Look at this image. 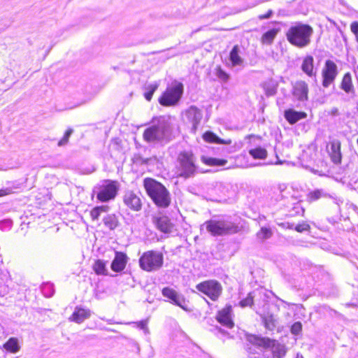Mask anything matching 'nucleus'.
<instances>
[{
  "label": "nucleus",
  "mask_w": 358,
  "mask_h": 358,
  "mask_svg": "<svg viewBox=\"0 0 358 358\" xmlns=\"http://www.w3.org/2000/svg\"><path fill=\"white\" fill-rule=\"evenodd\" d=\"M279 31L278 29H272L264 33L261 38L264 44H271Z\"/></svg>",
  "instance_id": "nucleus-29"
},
{
  "label": "nucleus",
  "mask_w": 358,
  "mask_h": 358,
  "mask_svg": "<svg viewBox=\"0 0 358 358\" xmlns=\"http://www.w3.org/2000/svg\"><path fill=\"white\" fill-rule=\"evenodd\" d=\"M152 222L157 229L165 234L171 233L173 227L169 218L166 215L154 216Z\"/></svg>",
  "instance_id": "nucleus-15"
},
{
  "label": "nucleus",
  "mask_w": 358,
  "mask_h": 358,
  "mask_svg": "<svg viewBox=\"0 0 358 358\" xmlns=\"http://www.w3.org/2000/svg\"><path fill=\"white\" fill-rule=\"evenodd\" d=\"M330 195L327 193L324 190L321 189H314L310 191L306 195V200L309 203L316 201L322 198H328Z\"/></svg>",
  "instance_id": "nucleus-24"
},
{
  "label": "nucleus",
  "mask_w": 358,
  "mask_h": 358,
  "mask_svg": "<svg viewBox=\"0 0 358 358\" xmlns=\"http://www.w3.org/2000/svg\"><path fill=\"white\" fill-rule=\"evenodd\" d=\"M162 293L164 297L169 299L171 303L180 307L186 311L189 310L187 301L182 294L168 287L163 288Z\"/></svg>",
  "instance_id": "nucleus-10"
},
{
  "label": "nucleus",
  "mask_w": 358,
  "mask_h": 358,
  "mask_svg": "<svg viewBox=\"0 0 358 358\" xmlns=\"http://www.w3.org/2000/svg\"><path fill=\"white\" fill-rule=\"evenodd\" d=\"M183 93V85L178 81L173 82L159 98V102L164 106H175L180 99Z\"/></svg>",
  "instance_id": "nucleus-7"
},
{
  "label": "nucleus",
  "mask_w": 358,
  "mask_h": 358,
  "mask_svg": "<svg viewBox=\"0 0 358 358\" xmlns=\"http://www.w3.org/2000/svg\"><path fill=\"white\" fill-rule=\"evenodd\" d=\"M252 293H249L247 297L240 301L241 307L251 306L253 304Z\"/></svg>",
  "instance_id": "nucleus-37"
},
{
  "label": "nucleus",
  "mask_w": 358,
  "mask_h": 358,
  "mask_svg": "<svg viewBox=\"0 0 358 358\" xmlns=\"http://www.w3.org/2000/svg\"><path fill=\"white\" fill-rule=\"evenodd\" d=\"M124 203L134 211H139L142 207L140 196L132 191H127L123 196Z\"/></svg>",
  "instance_id": "nucleus-13"
},
{
  "label": "nucleus",
  "mask_w": 358,
  "mask_h": 358,
  "mask_svg": "<svg viewBox=\"0 0 358 358\" xmlns=\"http://www.w3.org/2000/svg\"><path fill=\"white\" fill-rule=\"evenodd\" d=\"M128 257L126 254L122 252H115V256L111 263V269L115 272L123 271L127 263Z\"/></svg>",
  "instance_id": "nucleus-19"
},
{
  "label": "nucleus",
  "mask_w": 358,
  "mask_h": 358,
  "mask_svg": "<svg viewBox=\"0 0 358 358\" xmlns=\"http://www.w3.org/2000/svg\"><path fill=\"white\" fill-rule=\"evenodd\" d=\"M330 150L329 151L331 159L335 164L341 163L342 154L341 151V143L338 139H334L330 143Z\"/></svg>",
  "instance_id": "nucleus-16"
},
{
  "label": "nucleus",
  "mask_w": 358,
  "mask_h": 358,
  "mask_svg": "<svg viewBox=\"0 0 358 358\" xmlns=\"http://www.w3.org/2000/svg\"><path fill=\"white\" fill-rule=\"evenodd\" d=\"M341 88L346 93L354 94L355 89L352 82V77L350 73H346L342 80Z\"/></svg>",
  "instance_id": "nucleus-26"
},
{
  "label": "nucleus",
  "mask_w": 358,
  "mask_h": 358,
  "mask_svg": "<svg viewBox=\"0 0 358 358\" xmlns=\"http://www.w3.org/2000/svg\"><path fill=\"white\" fill-rule=\"evenodd\" d=\"M241 50L238 45L233 47L229 54V60L232 64L233 66H242L244 60L241 56Z\"/></svg>",
  "instance_id": "nucleus-22"
},
{
  "label": "nucleus",
  "mask_w": 358,
  "mask_h": 358,
  "mask_svg": "<svg viewBox=\"0 0 358 358\" xmlns=\"http://www.w3.org/2000/svg\"><path fill=\"white\" fill-rule=\"evenodd\" d=\"M246 341L250 344L264 349L271 348L273 346L274 340L269 338L262 337L255 334H247Z\"/></svg>",
  "instance_id": "nucleus-14"
},
{
  "label": "nucleus",
  "mask_w": 358,
  "mask_h": 358,
  "mask_svg": "<svg viewBox=\"0 0 358 358\" xmlns=\"http://www.w3.org/2000/svg\"><path fill=\"white\" fill-rule=\"evenodd\" d=\"M308 87L306 82L297 81L293 87V95L299 101L308 99Z\"/></svg>",
  "instance_id": "nucleus-18"
},
{
  "label": "nucleus",
  "mask_w": 358,
  "mask_h": 358,
  "mask_svg": "<svg viewBox=\"0 0 358 358\" xmlns=\"http://www.w3.org/2000/svg\"><path fill=\"white\" fill-rule=\"evenodd\" d=\"M177 160L179 164L180 176L188 178L195 175L197 170L196 157L191 150L180 152L178 154Z\"/></svg>",
  "instance_id": "nucleus-5"
},
{
  "label": "nucleus",
  "mask_w": 358,
  "mask_h": 358,
  "mask_svg": "<svg viewBox=\"0 0 358 358\" xmlns=\"http://www.w3.org/2000/svg\"><path fill=\"white\" fill-rule=\"evenodd\" d=\"M306 117V114L303 112H297L289 109L285 111V117L292 124H295L299 120Z\"/></svg>",
  "instance_id": "nucleus-23"
},
{
  "label": "nucleus",
  "mask_w": 358,
  "mask_h": 358,
  "mask_svg": "<svg viewBox=\"0 0 358 358\" xmlns=\"http://www.w3.org/2000/svg\"><path fill=\"white\" fill-rule=\"evenodd\" d=\"M3 348L12 353H16L20 350V345L16 338H10L8 341L4 343Z\"/></svg>",
  "instance_id": "nucleus-27"
},
{
  "label": "nucleus",
  "mask_w": 358,
  "mask_h": 358,
  "mask_svg": "<svg viewBox=\"0 0 358 358\" xmlns=\"http://www.w3.org/2000/svg\"><path fill=\"white\" fill-rule=\"evenodd\" d=\"M185 117L187 122L192 124V131L195 133L203 117L201 110L195 106H191L185 111Z\"/></svg>",
  "instance_id": "nucleus-12"
},
{
  "label": "nucleus",
  "mask_w": 358,
  "mask_h": 358,
  "mask_svg": "<svg viewBox=\"0 0 358 358\" xmlns=\"http://www.w3.org/2000/svg\"><path fill=\"white\" fill-rule=\"evenodd\" d=\"M93 270L97 275H106L108 274L106 263L101 259H97L95 261L94 264H93Z\"/></svg>",
  "instance_id": "nucleus-30"
},
{
  "label": "nucleus",
  "mask_w": 358,
  "mask_h": 358,
  "mask_svg": "<svg viewBox=\"0 0 358 358\" xmlns=\"http://www.w3.org/2000/svg\"><path fill=\"white\" fill-rule=\"evenodd\" d=\"M282 162L280 160H278V162H275V164H282Z\"/></svg>",
  "instance_id": "nucleus-48"
},
{
  "label": "nucleus",
  "mask_w": 358,
  "mask_h": 358,
  "mask_svg": "<svg viewBox=\"0 0 358 358\" xmlns=\"http://www.w3.org/2000/svg\"><path fill=\"white\" fill-rule=\"evenodd\" d=\"M273 348V358H282L285 354L286 350L284 345L277 344L275 345V341H274Z\"/></svg>",
  "instance_id": "nucleus-34"
},
{
  "label": "nucleus",
  "mask_w": 358,
  "mask_h": 358,
  "mask_svg": "<svg viewBox=\"0 0 358 358\" xmlns=\"http://www.w3.org/2000/svg\"><path fill=\"white\" fill-rule=\"evenodd\" d=\"M249 154L254 159H264L267 157L266 150L261 147L250 150Z\"/></svg>",
  "instance_id": "nucleus-32"
},
{
  "label": "nucleus",
  "mask_w": 358,
  "mask_h": 358,
  "mask_svg": "<svg viewBox=\"0 0 358 358\" xmlns=\"http://www.w3.org/2000/svg\"><path fill=\"white\" fill-rule=\"evenodd\" d=\"M301 70L309 77L315 76L316 71L314 69V59L311 55H306L301 64Z\"/></svg>",
  "instance_id": "nucleus-21"
},
{
  "label": "nucleus",
  "mask_w": 358,
  "mask_h": 358,
  "mask_svg": "<svg viewBox=\"0 0 358 358\" xmlns=\"http://www.w3.org/2000/svg\"><path fill=\"white\" fill-rule=\"evenodd\" d=\"M322 74L323 77L322 85L324 87H328L334 82L338 74L336 64L331 60H327Z\"/></svg>",
  "instance_id": "nucleus-11"
},
{
  "label": "nucleus",
  "mask_w": 358,
  "mask_h": 358,
  "mask_svg": "<svg viewBox=\"0 0 358 358\" xmlns=\"http://www.w3.org/2000/svg\"><path fill=\"white\" fill-rule=\"evenodd\" d=\"M232 309L231 306H227L220 310L217 315V320L227 328H232L234 325L231 318Z\"/></svg>",
  "instance_id": "nucleus-17"
},
{
  "label": "nucleus",
  "mask_w": 358,
  "mask_h": 358,
  "mask_svg": "<svg viewBox=\"0 0 358 358\" xmlns=\"http://www.w3.org/2000/svg\"><path fill=\"white\" fill-rule=\"evenodd\" d=\"M302 330V324L300 322L294 323L291 327V332L294 335H298Z\"/></svg>",
  "instance_id": "nucleus-40"
},
{
  "label": "nucleus",
  "mask_w": 358,
  "mask_h": 358,
  "mask_svg": "<svg viewBox=\"0 0 358 358\" xmlns=\"http://www.w3.org/2000/svg\"><path fill=\"white\" fill-rule=\"evenodd\" d=\"M72 133H73L72 129H69L68 130H66L63 138L59 141L58 145L62 146V145H66L68 143L69 138L71 136V135L72 134Z\"/></svg>",
  "instance_id": "nucleus-38"
},
{
  "label": "nucleus",
  "mask_w": 358,
  "mask_h": 358,
  "mask_svg": "<svg viewBox=\"0 0 358 358\" xmlns=\"http://www.w3.org/2000/svg\"><path fill=\"white\" fill-rule=\"evenodd\" d=\"M309 229L310 225L306 222L300 223L295 227V230L298 232H303Z\"/></svg>",
  "instance_id": "nucleus-41"
},
{
  "label": "nucleus",
  "mask_w": 358,
  "mask_h": 358,
  "mask_svg": "<svg viewBox=\"0 0 358 358\" xmlns=\"http://www.w3.org/2000/svg\"><path fill=\"white\" fill-rule=\"evenodd\" d=\"M172 127V119L169 116H161L154 120L152 124L143 132V139L148 143L167 142Z\"/></svg>",
  "instance_id": "nucleus-1"
},
{
  "label": "nucleus",
  "mask_w": 358,
  "mask_h": 358,
  "mask_svg": "<svg viewBox=\"0 0 358 358\" xmlns=\"http://www.w3.org/2000/svg\"><path fill=\"white\" fill-rule=\"evenodd\" d=\"M196 288L213 301L218 299L222 293V286L216 280H206L198 284Z\"/></svg>",
  "instance_id": "nucleus-9"
},
{
  "label": "nucleus",
  "mask_w": 358,
  "mask_h": 358,
  "mask_svg": "<svg viewBox=\"0 0 358 358\" xmlns=\"http://www.w3.org/2000/svg\"><path fill=\"white\" fill-rule=\"evenodd\" d=\"M138 327L143 329L145 334L149 333V329L148 328V321L142 320L138 322H136Z\"/></svg>",
  "instance_id": "nucleus-42"
},
{
  "label": "nucleus",
  "mask_w": 358,
  "mask_h": 358,
  "mask_svg": "<svg viewBox=\"0 0 358 358\" xmlns=\"http://www.w3.org/2000/svg\"><path fill=\"white\" fill-rule=\"evenodd\" d=\"M159 83L158 82H154L153 83L147 84L144 87L145 92L144 97L148 101H150L155 92L157 90Z\"/></svg>",
  "instance_id": "nucleus-28"
},
{
  "label": "nucleus",
  "mask_w": 358,
  "mask_h": 358,
  "mask_svg": "<svg viewBox=\"0 0 358 358\" xmlns=\"http://www.w3.org/2000/svg\"><path fill=\"white\" fill-rule=\"evenodd\" d=\"M203 138L205 141L208 143H214L217 144H224V145H229L231 143V141L230 139L229 140H224L220 138L218 136H217L212 131H206L203 135Z\"/></svg>",
  "instance_id": "nucleus-25"
},
{
  "label": "nucleus",
  "mask_w": 358,
  "mask_h": 358,
  "mask_svg": "<svg viewBox=\"0 0 358 358\" xmlns=\"http://www.w3.org/2000/svg\"><path fill=\"white\" fill-rule=\"evenodd\" d=\"M262 320L266 329L273 330L275 327V320L273 315H267L262 317Z\"/></svg>",
  "instance_id": "nucleus-36"
},
{
  "label": "nucleus",
  "mask_w": 358,
  "mask_h": 358,
  "mask_svg": "<svg viewBox=\"0 0 358 358\" xmlns=\"http://www.w3.org/2000/svg\"><path fill=\"white\" fill-rule=\"evenodd\" d=\"M163 255L157 251L150 250L144 252L139 259L140 267L148 272L159 270L163 265Z\"/></svg>",
  "instance_id": "nucleus-6"
},
{
  "label": "nucleus",
  "mask_w": 358,
  "mask_h": 358,
  "mask_svg": "<svg viewBox=\"0 0 358 358\" xmlns=\"http://www.w3.org/2000/svg\"><path fill=\"white\" fill-rule=\"evenodd\" d=\"M351 31L355 34H358V22H353L350 25Z\"/></svg>",
  "instance_id": "nucleus-44"
},
{
  "label": "nucleus",
  "mask_w": 358,
  "mask_h": 358,
  "mask_svg": "<svg viewBox=\"0 0 358 358\" xmlns=\"http://www.w3.org/2000/svg\"><path fill=\"white\" fill-rule=\"evenodd\" d=\"M201 161L209 166H224L227 162L226 159L206 157L204 156L201 157Z\"/></svg>",
  "instance_id": "nucleus-33"
},
{
  "label": "nucleus",
  "mask_w": 358,
  "mask_h": 358,
  "mask_svg": "<svg viewBox=\"0 0 358 358\" xmlns=\"http://www.w3.org/2000/svg\"><path fill=\"white\" fill-rule=\"evenodd\" d=\"M273 15V10H269L266 14H264V15H260L258 16V18L261 20H265V19H268L270 18L271 16Z\"/></svg>",
  "instance_id": "nucleus-45"
},
{
  "label": "nucleus",
  "mask_w": 358,
  "mask_h": 358,
  "mask_svg": "<svg viewBox=\"0 0 358 358\" xmlns=\"http://www.w3.org/2000/svg\"><path fill=\"white\" fill-rule=\"evenodd\" d=\"M144 187L153 202L160 208H167L171 203V196L166 188L152 178L144 180Z\"/></svg>",
  "instance_id": "nucleus-3"
},
{
  "label": "nucleus",
  "mask_w": 358,
  "mask_h": 358,
  "mask_svg": "<svg viewBox=\"0 0 358 358\" xmlns=\"http://www.w3.org/2000/svg\"><path fill=\"white\" fill-rule=\"evenodd\" d=\"M10 191L8 189H0V197L9 194Z\"/></svg>",
  "instance_id": "nucleus-47"
},
{
  "label": "nucleus",
  "mask_w": 358,
  "mask_h": 358,
  "mask_svg": "<svg viewBox=\"0 0 358 358\" xmlns=\"http://www.w3.org/2000/svg\"><path fill=\"white\" fill-rule=\"evenodd\" d=\"M216 76L219 79L224 82H227L229 78V76L220 67L217 69Z\"/></svg>",
  "instance_id": "nucleus-39"
},
{
  "label": "nucleus",
  "mask_w": 358,
  "mask_h": 358,
  "mask_svg": "<svg viewBox=\"0 0 358 358\" xmlns=\"http://www.w3.org/2000/svg\"><path fill=\"white\" fill-rule=\"evenodd\" d=\"M101 214V213H100V211H99V210L96 207L94 208L90 212V215L93 220H97Z\"/></svg>",
  "instance_id": "nucleus-43"
},
{
  "label": "nucleus",
  "mask_w": 358,
  "mask_h": 358,
  "mask_svg": "<svg viewBox=\"0 0 358 358\" xmlns=\"http://www.w3.org/2000/svg\"><path fill=\"white\" fill-rule=\"evenodd\" d=\"M355 36H356V40L358 42V34H356Z\"/></svg>",
  "instance_id": "nucleus-49"
},
{
  "label": "nucleus",
  "mask_w": 358,
  "mask_h": 358,
  "mask_svg": "<svg viewBox=\"0 0 358 358\" xmlns=\"http://www.w3.org/2000/svg\"><path fill=\"white\" fill-rule=\"evenodd\" d=\"M96 208L99 210V211H100L101 213H106L109 210V207L108 206H96Z\"/></svg>",
  "instance_id": "nucleus-46"
},
{
  "label": "nucleus",
  "mask_w": 358,
  "mask_h": 358,
  "mask_svg": "<svg viewBox=\"0 0 358 358\" xmlns=\"http://www.w3.org/2000/svg\"><path fill=\"white\" fill-rule=\"evenodd\" d=\"M119 189L117 181L106 180L102 184L95 187L93 189L94 194H96V198L101 202H107L114 199Z\"/></svg>",
  "instance_id": "nucleus-8"
},
{
  "label": "nucleus",
  "mask_w": 358,
  "mask_h": 358,
  "mask_svg": "<svg viewBox=\"0 0 358 358\" xmlns=\"http://www.w3.org/2000/svg\"><path fill=\"white\" fill-rule=\"evenodd\" d=\"M202 227H205L207 231L214 236L235 234L238 231L236 224L224 219L208 220Z\"/></svg>",
  "instance_id": "nucleus-4"
},
{
  "label": "nucleus",
  "mask_w": 358,
  "mask_h": 358,
  "mask_svg": "<svg viewBox=\"0 0 358 358\" xmlns=\"http://www.w3.org/2000/svg\"><path fill=\"white\" fill-rule=\"evenodd\" d=\"M313 34V29L310 25L296 22L289 27L285 36L290 44L303 48L310 44Z\"/></svg>",
  "instance_id": "nucleus-2"
},
{
  "label": "nucleus",
  "mask_w": 358,
  "mask_h": 358,
  "mask_svg": "<svg viewBox=\"0 0 358 358\" xmlns=\"http://www.w3.org/2000/svg\"><path fill=\"white\" fill-rule=\"evenodd\" d=\"M273 235V231L270 228L263 227L257 233V238L260 241H264L270 238Z\"/></svg>",
  "instance_id": "nucleus-35"
},
{
  "label": "nucleus",
  "mask_w": 358,
  "mask_h": 358,
  "mask_svg": "<svg viewBox=\"0 0 358 358\" xmlns=\"http://www.w3.org/2000/svg\"><path fill=\"white\" fill-rule=\"evenodd\" d=\"M90 316V310L77 306L69 319L71 321L80 324Z\"/></svg>",
  "instance_id": "nucleus-20"
},
{
  "label": "nucleus",
  "mask_w": 358,
  "mask_h": 358,
  "mask_svg": "<svg viewBox=\"0 0 358 358\" xmlns=\"http://www.w3.org/2000/svg\"><path fill=\"white\" fill-rule=\"evenodd\" d=\"M103 221L105 226L110 230L115 229L118 226L117 217L114 214L106 215Z\"/></svg>",
  "instance_id": "nucleus-31"
}]
</instances>
